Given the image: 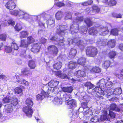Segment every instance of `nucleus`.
Here are the masks:
<instances>
[{
	"label": "nucleus",
	"instance_id": "37998d69",
	"mask_svg": "<svg viewBox=\"0 0 123 123\" xmlns=\"http://www.w3.org/2000/svg\"><path fill=\"white\" fill-rule=\"evenodd\" d=\"M101 71L100 68L98 67H93L90 70L91 72L94 73H99Z\"/></svg>",
	"mask_w": 123,
	"mask_h": 123
},
{
	"label": "nucleus",
	"instance_id": "f03ea898",
	"mask_svg": "<svg viewBox=\"0 0 123 123\" xmlns=\"http://www.w3.org/2000/svg\"><path fill=\"white\" fill-rule=\"evenodd\" d=\"M50 17L49 15L46 14L45 13L40 14L37 16H31L30 22H29L33 24L35 21L38 23L39 26L43 28H45L44 22H46L45 19L47 20V18Z\"/></svg>",
	"mask_w": 123,
	"mask_h": 123
},
{
	"label": "nucleus",
	"instance_id": "5fc2aeb1",
	"mask_svg": "<svg viewBox=\"0 0 123 123\" xmlns=\"http://www.w3.org/2000/svg\"><path fill=\"white\" fill-rule=\"evenodd\" d=\"M72 17V13L70 12H67L65 13V19H70Z\"/></svg>",
	"mask_w": 123,
	"mask_h": 123
},
{
	"label": "nucleus",
	"instance_id": "ea45409f",
	"mask_svg": "<svg viewBox=\"0 0 123 123\" xmlns=\"http://www.w3.org/2000/svg\"><path fill=\"white\" fill-rule=\"evenodd\" d=\"M77 112V111L74 109H71L70 110V112H69V116L71 117H72L76 115Z\"/></svg>",
	"mask_w": 123,
	"mask_h": 123
},
{
	"label": "nucleus",
	"instance_id": "473e14b6",
	"mask_svg": "<svg viewBox=\"0 0 123 123\" xmlns=\"http://www.w3.org/2000/svg\"><path fill=\"white\" fill-rule=\"evenodd\" d=\"M116 41L114 40L111 39L108 42L107 45L110 48H113L115 44Z\"/></svg>",
	"mask_w": 123,
	"mask_h": 123
},
{
	"label": "nucleus",
	"instance_id": "4c0bfd02",
	"mask_svg": "<svg viewBox=\"0 0 123 123\" xmlns=\"http://www.w3.org/2000/svg\"><path fill=\"white\" fill-rule=\"evenodd\" d=\"M22 10L20 9L19 10H14L13 11H11L10 12V13L12 15H14V16H16L18 15L19 17V15L20 14V11H22Z\"/></svg>",
	"mask_w": 123,
	"mask_h": 123
},
{
	"label": "nucleus",
	"instance_id": "f257e3e1",
	"mask_svg": "<svg viewBox=\"0 0 123 123\" xmlns=\"http://www.w3.org/2000/svg\"><path fill=\"white\" fill-rule=\"evenodd\" d=\"M105 85L104 90L102 89L101 88H99L98 87L94 88V86L90 82L86 83L84 86L87 87V91L89 94H91L92 95L94 94V93L97 92L99 94H102V95H106L109 92L108 91L112 88L110 87L111 86L112 83L110 82L105 83Z\"/></svg>",
	"mask_w": 123,
	"mask_h": 123
},
{
	"label": "nucleus",
	"instance_id": "9b49d317",
	"mask_svg": "<svg viewBox=\"0 0 123 123\" xmlns=\"http://www.w3.org/2000/svg\"><path fill=\"white\" fill-rule=\"evenodd\" d=\"M20 13L19 15V17L23 18L28 22H30L31 15H30L25 11L23 10L22 11H20Z\"/></svg>",
	"mask_w": 123,
	"mask_h": 123
},
{
	"label": "nucleus",
	"instance_id": "b1692460",
	"mask_svg": "<svg viewBox=\"0 0 123 123\" xmlns=\"http://www.w3.org/2000/svg\"><path fill=\"white\" fill-rule=\"evenodd\" d=\"M106 41V39L99 38L97 42V45L99 46L105 45Z\"/></svg>",
	"mask_w": 123,
	"mask_h": 123
},
{
	"label": "nucleus",
	"instance_id": "bf43d9fd",
	"mask_svg": "<svg viewBox=\"0 0 123 123\" xmlns=\"http://www.w3.org/2000/svg\"><path fill=\"white\" fill-rule=\"evenodd\" d=\"M54 100L58 104L61 105L62 103V99L61 98H59L57 97L54 98Z\"/></svg>",
	"mask_w": 123,
	"mask_h": 123
},
{
	"label": "nucleus",
	"instance_id": "f3484780",
	"mask_svg": "<svg viewBox=\"0 0 123 123\" xmlns=\"http://www.w3.org/2000/svg\"><path fill=\"white\" fill-rule=\"evenodd\" d=\"M6 7L9 10L13 9L15 7L16 5L13 1H9L7 2L5 5Z\"/></svg>",
	"mask_w": 123,
	"mask_h": 123
},
{
	"label": "nucleus",
	"instance_id": "7c9ffc66",
	"mask_svg": "<svg viewBox=\"0 0 123 123\" xmlns=\"http://www.w3.org/2000/svg\"><path fill=\"white\" fill-rule=\"evenodd\" d=\"M77 63L76 62L71 61L69 63V68L71 69H74L77 67Z\"/></svg>",
	"mask_w": 123,
	"mask_h": 123
},
{
	"label": "nucleus",
	"instance_id": "09e8293b",
	"mask_svg": "<svg viewBox=\"0 0 123 123\" xmlns=\"http://www.w3.org/2000/svg\"><path fill=\"white\" fill-rule=\"evenodd\" d=\"M83 100L85 102H84V103H85V107H84L83 106V105H82V107L83 108H85L86 107H87V103L89 101V98L87 96H84L83 97Z\"/></svg>",
	"mask_w": 123,
	"mask_h": 123
},
{
	"label": "nucleus",
	"instance_id": "2f4dec72",
	"mask_svg": "<svg viewBox=\"0 0 123 123\" xmlns=\"http://www.w3.org/2000/svg\"><path fill=\"white\" fill-rule=\"evenodd\" d=\"M88 32L89 34L92 35H96L98 33L97 29L94 27H91L89 28Z\"/></svg>",
	"mask_w": 123,
	"mask_h": 123
},
{
	"label": "nucleus",
	"instance_id": "6e6d98bb",
	"mask_svg": "<svg viewBox=\"0 0 123 123\" xmlns=\"http://www.w3.org/2000/svg\"><path fill=\"white\" fill-rule=\"evenodd\" d=\"M65 72L64 71L63 73H62L61 74L60 78L62 79H64L66 80L71 79L70 78H69L68 76H67L65 74Z\"/></svg>",
	"mask_w": 123,
	"mask_h": 123
},
{
	"label": "nucleus",
	"instance_id": "e2e57ef3",
	"mask_svg": "<svg viewBox=\"0 0 123 123\" xmlns=\"http://www.w3.org/2000/svg\"><path fill=\"white\" fill-rule=\"evenodd\" d=\"M112 15L113 17L116 18H121L122 16V15L121 14L115 13H112Z\"/></svg>",
	"mask_w": 123,
	"mask_h": 123
},
{
	"label": "nucleus",
	"instance_id": "6e6552de",
	"mask_svg": "<svg viewBox=\"0 0 123 123\" xmlns=\"http://www.w3.org/2000/svg\"><path fill=\"white\" fill-rule=\"evenodd\" d=\"M56 28V33L59 35H63L64 34L68 28L66 25H59L57 26Z\"/></svg>",
	"mask_w": 123,
	"mask_h": 123
},
{
	"label": "nucleus",
	"instance_id": "79ce46f5",
	"mask_svg": "<svg viewBox=\"0 0 123 123\" xmlns=\"http://www.w3.org/2000/svg\"><path fill=\"white\" fill-rule=\"evenodd\" d=\"M110 64V62L108 60L104 62L102 64L103 67L105 69H107L109 67Z\"/></svg>",
	"mask_w": 123,
	"mask_h": 123
},
{
	"label": "nucleus",
	"instance_id": "6ab92c4d",
	"mask_svg": "<svg viewBox=\"0 0 123 123\" xmlns=\"http://www.w3.org/2000/svg\"><path fill=\"white\" fill-rule=\"evenodd\" d=\"M105 80L104 79H102L99 80L97 84V86L96 87H98L99 88H102V89L103 90H105Z\"/></svg>",
	"mask_w": 123,
	"mask_h": 123
},
{
	"label": "nucleus",
	"instance_id": "1a4fd4ad",
	"mask_svg": "<svg viewBox=\"0 0 123 123\" xmlns=\"http://www.w3.org/2000/svg\"><path fill=\"white\" fill-rule=\"evenodd\" d=\"M108 91L109 92H108L106 95L108 96H112V94L115 95H119L122 93V90L120 88H117L115 89H112L109 90Z\"/></svg>",
	"mask_w": 123,
	"mask_h": 123
},
{
	"label": "nucleus",
	"instance_id": "9d476101",
	"mask_svg": "<svg viewBox=\"0 0 123 123\" xmlns=\"http://www.w3.org/2000/svg\"><path fill=\"white\" fill-rule=\"evenodd\" d=\"M48 51L53 56L57 55L58 52V49L57 48L55 45H52L49 46L48 48Z\"/></svg>",
	"mask_w": 123,
	"mask_h": 123
},
{
	"label": "nucleus",
	"instance_id": "a878e982",
	"mask_svg": "<svg viewBox=\"0 0 123 123\" xmlns=\"http://www.w3.org/2000/svg\"><path fill=\"white\" fill-rule=\"evenodd\" d=\"M114 75L121 80H123V69L120 71V72H117L114 73Z\"/></svg>",
	"mask_w": 123,
	"mask_h": 123
},
{
	"label": "nucleus",
	"instance_id": "58836bf2",
	"mask_svg": "<svg viewBox=\"0 0 123 123\" xmlns=\"http://www.w3.org/2000/svg\"><path fill=\"white\" fill-rule=\"evenodd\" d=\"M63 14V12L61 11H58L55 15L56 18L58 20L61 19L62 17Z\"/></svg>",
	"mask_w": 123,
	"mask_h": 123
},
{
	"label": "nucleus",
	"instance_id": "de8ad7c7",
	"mask_svg": "<svg viewBox=\"0 0 123 123\" xmlns=\"http://www.w3.org/2000/svg\"><path fill=\"white\" fill-rule=\"evenodd\" d=\"M26 104L27 106L31 107L33 104L32 100L30 98H27L26 100Z\"/></svg>",
	"mask_w": 123,
	"mask_h": 123
},
{
	"label": "nucleus",
	"instance_id": "4be33fe9",
	"mask_svg": "<svg viewBox=\"0 0 123 123\" xmlns=\"http://www.w3.org/2000/svg\"><path fill=\"white\" fill-rule=\"evenodd\" d=\"M77 53V50L76 49L73 48L71 49L68 56L71 59L74 58Z\"/></svg>",
	"mask_w": 123,
	"mask_h": 123
},
{
	"label": "nucleus",
	"instance_id": "c9c22d12",
	"mask_svg": "<svg viewBox=\"0 0 123 123\" xmlns=\"http://www.w3.org/2000/svg\"><path fill=\"white\" fill-rule=\"evenodd\" d=\"M63 98L66 101H68L70 99L72 98V96L69 94L65 93L63 95Z\"/></svg>",
	"mask_w": 123,
	"mask_h": 123
},
{
	"label": "nucleus",
	"instance_id": "4468645a",
	"mask_svg": "<svg viewBox=\"0 0 123 123\" xmlns=\"http://www.w3.org/2000/svg\"><path fill=\"white\" fill-rule=\"evenodd\" d=\"M21 77H19L17 75H15L14 77V78L16 79L17 81L19 83L28 86L29 85L28 82L24 79H21Z\"/></svg>",
	"mask_w": 123,
	"mask_h": 123
},
{
	"label": "nucleus",
	"instance_id": "5701e85b",
	"mask_svg": "<svg viewBox=\"0 0 123 123\" xmlns=\"http://www.w3.org/2000/svg\"><path fill=\"white\" fill-rule=\"evenodd\" d=\"M11 105L14 106H16L18 104V100L17 98L14 96L12 97L10 100Z\"/></svg>",
	"mask_w": 123,
	"mask_h": 123
},
{
	"label": "nucleus",
	"instance_id": "e433bc0d",
	"mask_svg": "<svg viewBox=\"0 0 123 123\" xmlns=\"http://www.w3.org/2000/svg\"><path fill=\"white\" fill-rule=\"evenodd\" d=\"M28 65L29 67L31 69H34L36 67L35 62L32 60L29 61Z\"/></svg>",
	"mask_w": 123,
	"mask_h": 123
},
{
	"label": "nucleus",
	"instance_id": "052dcab7",
	"mask_svg": "<svg viewBox=\"0 0 123 123\" xmlns=\"http://www.w3.org/2000/svg\"><path fill=\"white\" fill-rule=\"evenodd\" d=\"M34 41V38L30 36L28 37L26 41L27 44H29L33 42Z\"/></svg>",
	"mask_w": 123,
	"mask_h": 123
},
{
	"label": "nucleus",
	"instance_id": "7ed1b4c3",
	"mask_svg": "<svg viewBox=\"0 0 123 123\" xmlns=\"http://www.w3.org/2000/svg\"><path fill=\"white\" fill-rule=\"evenodd\" d=\"M80 15L78 12L75 13V15L78 16L74 20V22L76 24L74 23L70 26V32L72 34H73L78 32L79 27L78 24L83 20V17L82 16H79Z\"/></svg>",
	"mask_w": 123,
	"mask_h": 123
},
{
	"label": "nucleus",
	"instance_id": "dca6fc26",
	"mask_svg": "<svg viewBox=\"0 0 123 123\" xmlns=\"http://www.w3.org/2000/svg\"><path fill=\"white\" fill-rule=\"evenodd\" d=\"M54 23V19L52 17H51L47 21L48 28L51 29L53 27L55 26Z\"/></svg>",
	"mask_w": 123,
	"mask_h": 123
},
{
	"label": "nucleus",
	"instance_id": "8fccbe9b",
	"mask_svg": "<svg viewBox=\"0 0 123 123\" xmlns=\"http://www.w3.org/2000/svg\"><path fill=\"white\" fill-rule=\"evenodd\" d=\"M28 35V32L26 31H23L20 32V37L21 38H24Z\"/></svg>",
	"mask_w": 123,
	"mask_h": 123
},
{
	"label": "nucleus",
	"instance_id": "a211bd4d",
	"mask_svg": "<svg viewBox=\"0 0 123 123\" xmlns=\"http://www.w3.org/2000/svg\"><path fill=\"white\" fill-rule=\"evenodd\" d=\"M102 2L110 6H115L117 3L115 0H103Z\"/></svg>",
	"mask_w": 123,
	"mask_h": 123
},
{
	"label": "nucleus",
	"instance_id": "4d7b16f0",
	"mask_svg": "<svg viewBox=\"0 0 123 123\" xmlns=\"http://www.w3.org/2000/svg\"><path fill=\"white\" fill-rule=\"evenodd\" d=\"M14 28L16 31H19L22 29V27L20 24L17 23L15 26Z\"/></svg>",
	"mask_w": 123,
	"mask_h": 123
},
{
	"label": "nucleus",
	"instance_id": "338daca9",
	"mask_svg": "<svg viewBox=\"0 0 123 123\" xmlns=\"http://www.w3.org/2000/svg\"><path fill=\"white\" fill-rule=\"evenodd\" d=\"M106 27H104L101 26L99 28H98V32L100 35H102V33H103V31H104L105 29H106Z\"/></svg>",
	"mask_w": 123,
	"mask_h": 123
},
{
	"label": "nucleus",
	"instance_id": "864d4df0",
	"mask_svg": "<svg viewBox=\"0 0 123 123\" xmlns=\"http://www.w3.org/2000/svg\"><path fill=\"white\" fill-rule=\"evenodd\" d=\"M49 91H50V93L52 92L55 94H57L58 92V88L55 87V88H50Z\"/></svg>",
	"mask_w": 123,
	"mask_h": 123
},
{
	"label": "nucleus",
	"instance_id": "20e7f679",
	"mask_svg": "<svg viewBox=\"0 0 123 123\" xmlns=\"http://www.w3.org/2000/svg\"><path fill=\"white\" fill-rule=\"evenodd\" d=\"M68 41L69 44H72L73 43H75L76 45L78 46L80 49L82 50L85 48V47L86 45V43L83 41L80 40L79 38H76L74 40L71 38H69Z\"/></svg>",
	"mask_w": 123,
	"mask_h": 123
},
{
	"label": "nucleus",
	"instance_id": "cd10ccee",
	"mask_svg": "<svg viewBox=\"0 0 123 123\" xmlns=\"http://www.w3.org/2000/svg\"><path fill=\"white\" fill-rule=\"evenodd\" d=\"M67 104L69 105L70 107L71 108H74L76 106V102L75 100L74 99H73L69 100Z\"/></svg>",
	"mask_w": 123,
	"mask_h": 123
},
{
	"label": "nucleus",
	"instance_id": "c85d7f7f",
	"mask_svg": "<svg viewBox=\"0 0 123 123\" xmlns=\"http://www.w3.org/2000/svg\"><path fill=\"white\" fill-rule=\"evenodd\" d=\"M86 60V59L84 57L80 58L78 61V63L79 65L83 66L85 64Z\"/></svg>",
	"mask_w": 123,
	"mask_h": 123
},
{
	"label": "nucleus",
	"instance_id": "f8f14e48",
	"mask_svg": "<svg viewBox=\"0 0 123 123\" xmlns=\"http://www.w3.org/2000/svg\"><path fill=\"white\" fill-rule=\"evenodd\" d=\"M23 111L28 117H31L33 112L31 107L25 106L23 108Z\"/></svg>",
	"mask_w": 123,
	"mask_h": 123
},
{
	"label": "nucleus",
	"instance_id": "2eb2a0df",
	"mask_svg": "<svg viewBox=\"0 0 123 123\" xmlns=\"http://www.w3.org/2000/svg\"><path fill=\"white\" fill-rule=\"evenodd\" d=\"M92 10L91 11V9L92 8L90 9L89 8H87L86 9V10L87 11V13H90L91 15H93L94 13H93V12L98 13L100 9L98 7L95 6H93L92 7Z\"/></svg>",
	"mask_w": 123,
	"mask_h": 123
},
{
	"label": "nucleus",
	"instance_id": "3c124183",
	"mask_svg": "<svg viewBox=\"0 0 123 123\" xmlns=\"http://www.w3.org/2000/svg\"><path fill=\"white\" fill-rule=\"evenodd\" d=\"M28 44L26 40H22L20 46L21 47H27Z\"/></svg>",
	"mask_w": 123,
	"mask_h": 123
},
{
	"label": "nucleus",
	"instance_id": "39448f33",
	"mask_svg": "<svg viewBox=\"0 0 123 123\" xmlns=\"http://www.w3.org/2000/svg\"><path fill=\"white\" fill-rule=\"evenodd\" d=\"M86 49V54L88 56L94 57L98 53L97 49L93 46L87 47Z\"/></svg>",
	"mask_w": 123,
	"mask_h": 123
},
{
	"label": "nucleus",
	"instance_id": "c03bdc74",
	"mask_svg": "<svg viewBox=\"0 0 123 123\" xmlns=\"http://www.w3.org/2000/svg\"><path fill=\"white\" fill-rule=\"evenodd\" d=\"M91 121L94 122H101V120L100 119L99 117H98L97 116H96L92 117L91 119Z\"/></svg>",
	"mask_w": 123,
	"mask_h": 123
},
{
	"label": "nucleus",
	"instance_id": "f704fd0d",
	"mask_svg": "<svg viewBox=\"0 0 123 123\" xmlns=\"http://www.w3.org/2000/svg\"><path fill=\"white\" fill-rule=\"evenodd\" d=\"M91 18H87L84 20L85 22L87 24L88 27H90L92 25V21Z\"/></svg>",
	"mask_w": 123,
	"mask_h": 123
},
{
	"label": "nucleus",
	"instance_id": "603ef678",
	"mask_svg": "<svg viewBox=\"0 0 123 123\" xmlns=\"http://www.w3.org/2000/svg\"><path fill=\"white\" fill-rule=\"evenodd\" d=\"M20 56H21L22 57H25L26 58H30L31 57V56L30 55H26V51L25 50H23V51L21 52V53H20Z\"/></svg>",
	"mask_w": 123,
	"mask_h": 123
},
{
	"label": "nucleus",
	"instance_id": "a19ab883",
	"mask_svg": "<svg viewBox=\"0 0 123 123\" xmlns=\"http://www.w3.org/2000/svg\"><path fill=\"white\" fill-rule=\"evenodd\" d=\"M50 89V87H48L47 86H45L43 87V92H42L45 93V94H46V93H47L48 95H49L50 93V91H49Z\"/></svg>",
	"mask_w": 123,
	"mask_h": 123
},
{
	"label": "nucleus",
	"instance_id": "774afa93",
	"mask_svg": "<svg viewBox=\"0 0 123 123\" xmlns=\"http://www.w3.org/2000/svg\"><path fill=\"white\" fill-rule=\"evenodd\" d=\"M6 34H4L0 35V40L5 41L6 40Z\"/></svg>",
	"mask_w": 123,
	"mask_h": 123
},
{
	"label": "nucleus",
	"instance_id": "69168bd1",
	"mask_svg": "<svg viewBox=\"0 0 123 123\" xmlns=\"http://www.w3.org/2000/svg\"><path fill=\"white\" fill-rule=\"evenodd\" d=\"M11 47L12 49L13 48L14 50H16L18 49L19 47L17 44L14 42L12 43Z\"/></svg>",
	"mask_w": 123,
	"mask_h": 123
},
{
	"label": "nucleus",
	"instance_id": "aec40b11",
	"mask_svg": "<svg viewBox=\"0 0 123 123\" xmlns=\"http://www.w3.org/2000/svg\"><path fill=\"white\" fill-rule=\"evenodd\" d=\"M10 91L8 93L10 95H9V96H7L6 97L4 98L3 99V101L5 103H7L10 102V100L11 98V96L12 94L13 91L12 90H10Z\"/></svg>",
	"mask_w": 123,
	"mask_h": 123
},
{
	"label": "nucleus",
	"instance_id": "680f3d73",
	"mask_svg": "<svg viewBox=\"0 0 123 123\" xmlns=\"http://www.w3.org/2000/svg\"><path fill=\"white\" fill-rule=\"evenodd\" d=\"M15 93H16L22 94V89L20 87H17L15 89Z\"/></svg>",
	"mask_w": 123,
	"mask_h": 123
},
{
	"label": "nucleus",
	"instance_id": "423d86ee",
	"mask_svg": "<svg viewBox=\"0 0 123 123\" xmlns=\"http://www.w3.org/2000/svg\"><path fill=\"white\" fill-rule=\"evenodd\" d=\"M61 38L58 37V35L57 34L54 35L53 36L50 38V40L55 42V44H58L60 46H63L64 45V40L62 39L63 37H62Z\"/></svg>",
	"mask_w": 123,
	"mask_h": 123
},
{
	"label": "nucleus",
	"instance_id": "c756f323",
	"mask_svg": "<svg viewBox=\"0 0 123 123\" xmlns=\"http://www.w3.org/2000/svg\"><path fill=\"white\" fill-rule=\"evenodd\" d=\"M88 29L86 26H83L80 27V33L82 35H86Z\"/></svg>",
	"mask_w": 123,
	"mask_h": 123
},
{
	"label": "nucleus",
	"instance_id": "ddd939ff",
	"mask_svg": "<svg viewBox=\"0 0 123 123\" xmlns=\"http://www.w3.org/2000/svg\"><path fill=\"white\" fill-rule=\"evenodd\" d=\"M41 44L39 43H34L32 45L31 51L34 53H36L39 51Z\"/></svg>",
	"mask_w": 123,
	"mask_h": 123
},
{
	"label": "nucleus",
	"instance_id": "13d9d810",
	"mask_svg": "<svg viewBox=\"0 0 123 123\" xmlns=\"http://www.w3.org/2000/svg\"><path fill=\"white\" fill-rule=\"evenodd\" d=\"M119 31L117 29H114L111 30V34L114 35H117Z\"/></svg>",
	"mask_w": 123,
	"mask_h": 123
},
{
	"label": "nucleus",
	"instance_id": "0eeeda50",
	"mask_svg": "<svg viewBox=\"0 0 123 123\" xmlns=\"http://www.w3.org/2000/svg\"><path fill=\"white\" fill-rule=\"evenodd\" d=\"M83 69L84 70H79L76 71L75 74L78 78H83L86 76V73H87L89 69L87 67H83Z\"/></svg>",
	"mask_w": 123,
	"mask_h": 123
},
{
	"label": "nucleus",
	"instance_id": "412c9836",
	"mask_svg": "<svg viewBox=\"0 0 123 123\" xmlns=\"http://www.w3.org/2000/svg\"><path fill=\"white\" fill-rule=\"evenodd\" d=\"M59 83L58 81L52 80L48 83V86L50 87V88H53L54 87L57 86Z\"/></svg>",
	"mask_w": 123,
	"mask_h": 123
},
{
	"label": "nucleus",
	"instance_id": "72a5a7b5",
	"mask_svg": "<svg viewBox=\"0 0 123 123\" xmlns=\"http://www.w3.org/2000/svg\"><path fill=\"white\" fill-rule=\"evenodd\" d=\"M73 89V87L71 86L67 87H63L62 89V90L63 92L70 93L72 92Z\"/></svg>",
	"mask_w": 123,
	"mask_h": 123
},
{
	"label": "nucleus",
	"instance_id": "bb28decb",
	"mask_svg": "<svg viewBox=\"0 0 123 123\" xmlns=\"http://www.w3.org/2000/svg\"><path fill=\"white\" fill-rule=\"evenodd\" d=\"M5 111L7 113H9L13 110V107L10 104H9L5 105Z\"/></svg>",
	"mask_w": 123,
	"mask_h": 123
},
{
	"label": "nucleus",
	"instance_id": "49530a36",
	"mask_svg": "<svg viewBox=\"0 0 123 123\" xmlns=\"http://www.w3.org/2000/svg\"><path fill=\"white\" fill-rule=\"evenodd\" d=\"M110 108L111 110L116 111L118 112V111H119L118 109V106H117L116 104H111Z\"/></svg>",
	"mask_w": 123,
	"mask_h": 123
},
{
	"label": "nucleus",
	"instance_id": "393cba45",
	"mask_svg": "<svg viewBox=\"0 0 123 123\" xmlns=\"http://www.w3.org/2000/svg\"><path fill=\"white\" fill-rule=\"evenodd\" d=\"M47 94L42 92L41 93L38 94L36 96V99L38 101H40L43 100L47 96Z\"/></svg>",
	"mask_w": 123,
	"mask_h": 123
},
{
	"label": "nucleus",
	"instance_id": "0e129e2a",
	"mask_svg": "<svg viewBox=\"0 0 123 123\" xmlns=\"http://www.w3.org/2000/svg\"><path fill=\"white\" fill-rule=\"evenodd\" d=\"M116 52L113 51H111L109 53V55L110 58H113L116 55Z\"/></svg>",
	"mask_w": 123,
	"mask_h": 123
},
{
	"label": "nucleus",
	"instance_id": "a18cd8bd",
	"mask_svg": "<svg viewBox=\"0 0 123 123\" xmlns=\"http://www.w3.org/2000/svg\"><path fill=\"white\" fill-rule=\"evenodd\" d=\"M62 66V63L60 62H59L54 64L53 65L54 68L56 69H60Z\"/></svg>",
	"mask_w": 123,
	"mask_h": 123
}]
</instances>
